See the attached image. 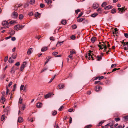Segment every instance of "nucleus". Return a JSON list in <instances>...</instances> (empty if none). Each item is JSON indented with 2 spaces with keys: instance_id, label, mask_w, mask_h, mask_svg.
<instances>
[{
  "instance_id": "f257e3e1",
  "label": "nucleus",
  "mask_w": 128,
  "mask_h": 128,
  "mask_svg": "<svg viewBox=\"0 0 128 128\" xmlns=\"http://www.w3.org/2000/svg\"><path fill=\"white\" fill-rule=\"evenodd\" d=\"M5 94V92H4L2 94L1 98L0 99V102H1L4 104V102L5 101V99L4 98V96Z\"/></svg>"
},
{
  "instance_id": "f03ea898",
  "label": "nucleus",
  "mask_w": 128,
  "mask_h": 128,
  "mask_svg": "<svg viewBox=\"0 0 128 128\" xmlns=\"http://www.w3.org/2000/svg\"><path fill=\"white\" fill-rule=\"evenodd\" d=\"M12 16L13 18H17L18 16V13L15 12H14L12 15Z\"/></svg>"
},
{
  "instance_id": "7ed1b4c3",
  "label": "nucleus",
  "mask_w": 128,
  "mask_h": 128,
  "mask_svg": "<svg viewBox=\"0 0 128 128\" xmlns=\"http://www.w3.org/2000/svg\"><path fill=\"white\" fill-rule=\"evenodd\" d=\"M8 22L6 21H3L2 23V24L4 26H6V27L7 28H9V26H8Z\"/></svg>"
},
{
  "instance_id": "20e7f679",
  "label": "nucleus",
  "mask_w": 128,
  "mask_h": 128,
  "mask_svg": "<svg viewBox=\"0 0 128 128\" xmlns=\"http://www.w3.org/2000/svg\"><path fill=\"white\" fill-rule=\"evenodd\" d=\"M124 50H128V42L126 43L124 42Z\"/></svg>"
},
{
  "instance_id": "39448f33",
  "label": "nucleus",
  "mask_w": 128,
  "mask_h": 128,
  "mask_svg": "<svg viewBox=\"0 0 128 128\" xmlns=\"http://www.w3.org/2000/svg\"><path fill=\"white\" fill-rule=\"evenodd\" d=\"M14 28L15 30H16L17 31L20 30L19 29L20 28V25L18 24L15 26L14 27Z\"/></svg>"
},
{
  "instance_id": "423d86ee",
  "label": "nucleus",
  "mask_w": 128,
  "mask_h": 128,
  "mask_svg": "<svg viewBox=\"0 0 128 128\" xmlns=\"http://www.w3.org/2000/svg\"><path fill=\"white\" fill-rule=\"evenodd\" d=\"M124 8V7H123L122 8H118V9L119 10V12L120 13H122L123 12L125 11Z\"/></svg>"
},
{
  "instance_id": "0eeeda50",
  "label": "nucleus",
  "mask_w": 128,
  "mask_h": 128,
  "mask_svg": "<svg viewBox=\"0 0 128 128\" xmlns=\"http://www.w3.org/2000/svg\"><path fill=\"white\" fill-rule=\"evenodd\" d=\"M25 108V105L24 104H22L21 105H19V109L20 108H21L23 110H24Z\"/></svg>"
},
{
  "instance_id": "6e6552de",
  "label": "nucleus",
  "mask_w": 128,
  "mask_h": 128,
  "mask_svg": "<svg viewBox=\"0 0 128 128\" xmlns=\"http://www.w3.org/2000/svg\"><path fill=\"white\" fill-rule=\"evenodd\" d=\"M15 31L14 30H9V34L11 36H12L15 34Z\"/></svg>"
},
{
  "instance_id": "1a4fd4ad",
  "label": "nucleus",
  "mask_w": 128,
  "mask_h": 128,
  "mask_svg": "<svg viewBox=\"0 0 128 128\" xmlns=\"http://www.w3.org/2000/svg\"><path fill=\"white\" fill-rule=\"evenodd\" d=\"M70 54H76V50L74 49H72L70 51Z\"/></svg>"
},
{
  "instance_id": "9d476101",
  "label": "nucleus",
  "mask_w": 128,
  "mask_h": 128,
  "mask_svg": "<svg viewBox=\"0 0 128 128\" xmlns=\"http://www.w3.org/2000/svg\"><path fill=\"white\" fill-rule=\"evenodd\" d=\"M42 106V104L40 102H38L36 104V106L38 108H41Z\"/></svg>"
},
{
  "instance_id": "9b49d317",
  "label": "nucleus",
  "mask_w": 128,
  "mask_h": 128,
  "mask_svg": "<svg viewBox=\"0 0 128 128\" xmlns=\"http://www.w3.org/2000/svg\"><path fill=\"white\" fill-rule=\"evenodd\" d=\"M98 5L97 3H94L93 4V7L94 9H96L98 7Z\"/></svg>"
},
{
  "instance_id": "f8f14e48",
  "label": "nucleus",
  "mask_w": 128,
  "mask_h": 128,
  "mask_svg": "<svg viewBox=\"0 0 128 128\" xmlns=\"http://www.w3.org/2000/svg\"><path fill=\"white\" fill-rule=\"evenodd\" d=\"M23 121V118L22 117H19L18 118V122H22Z\"/></svg>"
},
{
  "instance_id": "ddd939ff",
  "label": "nucleus",
  "mask_w": 128,
  "mask_h": 128,
  "mask_svg": "<svg viewBox=\"0 0 128 128\" xmlns=\"http://www.w3.org/2000/svg\"><path fill=\"white\" fill-rule=\"evenodd\" d=\"M96 40V38L95 37H92L91 39V40L92 42L94 43Z\"/></svg>"
},
{
  "instance_id": "4468645a",
  "label": "nucleus",
  "mask_w": 128,
  "mask_h": 128,
  "mask_svg": "<svg viewBox=\"0 0 128 128\" xmlns=\"http://www.w3.org/2000/svg\"><path fill=\"white\" fill-rule=\"evenodd\" d=\"M100 89V87L99 86H97L96 87V90L97 92L99 91Z\"/></svg>"
},
{
  "instance_id": "2eb2a0df",
  "label": "nucleus",
  "mask_w": 128,
  "mask_h": 128,
  "mask_svg": "<svg viewBox=\"0 0 128 128\" xmlns=\"http://www.w3.org/2000/svg\"><path fill=\"white\" fill-rule=\"evenodd\" d=\"M32 49V48H30L28 49L27 52V54H28L30 55L32 53L31 52Z\"/></svg>"
},
{
  "instance_id": "dca6fc26",
  "label": "nucleus",
  "mask_w": 128,
  "mask_h": 128,
  "mask_svg": "<svg viewBox=\"0 0 128 128\" xmlns=\"http://www.w3.org/2000/svg\"><path fill=\"white\" fill-rule=\"evenodd\" d=\"M64 41H62V42H58L57 44L56 45V46L58 47L59 46L62 45V43L64 42Z\"/></svg>"
},
{
  "instance_id": "f3484780",
  "label": "nucleus",
  "mask_w": 128,
  "mask_h": 128,
  "mask_svg": "<svg viewBox=\"0 0 128 128\" xmlns=\"http://www.w3.org/2000/svg\"><path fill=\"white\" fill-rule=\"evenodd\" d=\"M112 8V6H106L104 7V8L105 10H108L110 9L111 8Z\"/></svg>"
},
{
  "instance_id": "a211bd4d",
  "label": "nucleus",
  "mask_w": 128,
  "mask_h": 128,
  "mask_svg": "<svg viewBox=\"0 0 128 128\" xmlns=\"http://www.w3.org/2000/svg\"><path fill=\"white\" fill-rule=\"evenodd\" d=\"M46 2L48 4H50L52 2L51 0H45Z\"/></svg>"
},
{
  "instance_id": "6ab92c4d",
  "label": "nucleus",
  "mask_w": 128,
  "mask_h": 128,
  "mask_svg": "<svg viewBox=\"0 0 128 128\" xmlns=\"http://www.w3.org/2000/svg\"><path fill=\"white\" fill-rule=\"evenodd\" d=\"M26 64V62H24L22 64L20 67L24 68L25 67Z\"/></svg>"
},
{
  "instance_id": "aec40b11",
  "label": "nucleus",
  "mask_w": 128,
  "mask_h": 128,
  "mask_svg": "<svg viewBox=\"0 0 128 128\" xmlns=\"http://www.w3.org/2000/svg\"><path fill=\"white\" fill-rule=\"evenodd\" d=\"M114 32H113V34H116L117 33H118V30L116 28H115L114 29Z\"/></svg>"
},
{
  "instance_id": "412c9836",
  "label": "nucleus",
  "mask_w": 128,
  "mask_h": 128,
  "mask_svg": "<svg viewBox=\"0 0 128 128\" xmlns=\"http://www.w3.org/2000/svg\"><path fill=\"white\" fill-rule=\"evenodd\" d=\"M61 23L62 24L65 25L66 23V21L65 20H62L61 22Z\"/></svg>"
},
{
  "instance_id": "4be33fe9",
  "label": "nucleus",
  "mask_w": 128,
  "mask_h": 128,
  "mask_svg": "<svg viewBox=\"0 0 128 128\" xmlns=\"http://www.w3.org/2000/svg\"><path fill=\"white\" fill-rule=\"evenodd\" d=\"M8 62L9 63H12L14 62V60H12L11 58H10L8 60Z\"/></svg>"
},
{
  "instance_id": "5701e85b",
  "label": "nucleus",
  "mask_w": 128,
  "mask_h": 128,
  "mask_svg": "<svg viewBox=\"0 0 128 128\" xmlns=\"http://www.w3.org/2000/svg\"><path fill=\"white\" fill-rule=\"evenodd\" d=\"M47 47H43L41 49V51L42 52L45 51L47 50Z\"/></svg>"
},
{
  "instance_id": "b1692460",
  "label": "nucleus",
  "mask_w": 128,
  "mask_h": 128,
  "mask_svg": "<svg viewBox=\"0 0 128 128\" xmlns=\"http://www.w3.org/2000/svg\"><path fill=\"white\" fill-rule=\"evenodd\" d=\"M103 44H102V48H105V50H106L107 48L106 45L104 44V43H103Z\"/></svg>"
},
{
  "instance_id": "393cba45",
  "label": "nucleus",
  "mask_w": 128,
  "mask_h": 128,
  "mask_svg": "<svg viewBox=\"0 0 128 128\" xmlns=\"http://www.w3.org/2000/svg\"><path fill=\"white\" fill-rule=\"evenodd\" d=\"M98 14L97 13L95 12L93 14L91 15V16L92 17H95Z\"/></svg>"
},
{
  "instance_id": "a878e982",
  "label": "nucleus",
  "mask_w": 128,
  "mask_h": 128,
  "mask_svg": "<svg viewBox=\"0 0 128 128\" xmlns=\"http://www.w3.org/2000/svg\"><path fill=\"white\" fill-rule=\"evenodd\" d=\"M104 120L102 121H101L98 124V126H100L102 125V124L104 123Z\"/></svg>"
},
{
  "instance_id": "bb28decb",
  "label": "nucleus",
  "mask_w": 128,
  "mask_h": 128,
  "mask_svg": "<svg viewBox=\"0 0 128 128\" xmlns=\"http://www.w3.org/2000/svg\"><path fill=\"white\" fill-rule=\"evenodd\" d=\"M40 15V14L38 12H36L35 14V16L36 18L38 17Z\"/></svg>"
},
{
  "instance_id": "cd10ccee",
  "label": "nucleus",
  "mask_w": 128,
  "mask_h": 128,
  "mask_svg": "<svg viewBox=\"0 0 128 128\" xmlns=\"http://www.w3.org/2000/svg\"><path fill=\"white\" fill-rule=\"evenodd\" d=\"M5 118V116L4 114L2 115L1 117V120L2 121Z\"/></svg>"
},
{
  "instance_id": "c85d7f7f",
  "label": "nucleus",
  "mask_w": 128,
  "mask_h": 128,
  "mask_svg": "<svg viewBox=\"0 0 128 128\" xmlns=\"http://www.w3.org/2000/svg\"><path fill=\"white\" fill-rule=\"evenodd\" d=\"M59 89H61L63 88L64 86L62 84H60L58 86Z\"/></svg>"
},
{
  "instance_id": "c756f323",
  "label": "nucleus",
  "mask_w": 128,
  "mask_h": 128,
  "mask_svg": "<svg viewBox=\"0 0 128 128\" xmlns=\"http://www.w3.org/2000/svg\"><path fill=\"white\" fill-rule=\"evenodd\" d=\"M35 2L34 0H31L30 1V4H34Z\"/></svg>"
},
{
  "instance_id": "7c9ffc66",
  "label": "nucleus",
  "mask_w": 128,
  "mask_h": 128,
  "mask_svg": "<svg viewBox=\"0 0 128 128\" xmlns=\"http://www.w3.org/2000/svg\"><path fill=\"white\" fill-rule=\"evenodd\" d=\"M12 58L13 59H15L16 57V55L15 54H14L12 56Z\"/></svg>"
},
{
  "instance_id": "2f4dec72",
  "label": "nucleus",
  "mask_w": 128,
  "mask_h": 128,
  "mask_svg": "<svg viewBox=\"0 0 128 128\" xmlns=\"http://www.w3.org/2000/svg\"><path fill=\"white\" fill-rule=\"evenodd\" d=\"M23 17L24 16L23 15H22V14H20L19 15V19H20V20L22 19Z\"/></svg>"
},
{
  "instance_id": "473e14b6",
  "label": "nucleus",
  "mask_w": 128,
  "mask_h": 128,
  "mask_svg": "<svg viewBox=\"0 0 128 128\" xmlns=\"http://www.w3.org/2000/svg\"><path fill=\"white\" fill-rule=\"evenodd\" d=\"M50 95L49 94H48L44 96V97L46 98H48L50 96Z\"/></svg>"
},
{
  "instance_id": "72a5a7b5",
  "label": "nucleus",
  "mask_w": 128,
  "mask_h": 128,
  "mask_svg": "<svg viewBox=\"0 0 128 128\" xmlns=\"http://www.w3.org/2000/svg\"><path fill=\"white\" fill-rule=\"evenodd\" d=\"M84 20V19L82 18H80L78 20V22H82Z\"/></svg>"
},
{
  "instance_id": "f704fd0d",
  "label": "nucleus",
  "mask_w": 128,
  "mask_h": 128,
  "mask_svg": "<svg viewBox=\"0 0 128 128\" xmlns=\"http://www.w3.org/2000/svg\"><path fill=\"white\" fill-rule=\"evenodd\" d=\"M116 12V10L114 8H113L111 10V12L112 14H114Z\"/></svg>"
},
{
  "instance_id": "c9c22d12",
  "label": "nucleus",
  "mask_w": 128,
  "mask_h": 128,
  "mask_svg": "<svg viewBox=\"0 0 128 128\" xmlns=\"http://www.w3.org/2000/svg\"><path fill=\"white\" fill-rule=\"evenodd\" d=\"M110 126V128H112L113 125H110V123L108 124L107 125H105V126L106 128L107 126Z\"/></svg>"
},
{
  "instance_id": "e433bc0d",
  "label": "nucleus",
  "mask_w": 128,
  "mask_h": 128,
  "mask_svg": "<svg viewBox=\"0 0 128 128\" xmlns=\"http://www.w3.org/2000/svg\"><path fill=\"white\" fill-rule=\"evenodd\" d=\"M96 58H97L98 60L99 61L102 59V57L99 56H96Z\"/></svg>"
},
{
  "instance_id": "4c0bfd02",
  "label": "nucleus",
  "mask_w": 128,
  "mask_h": 128,
  "mask_svg": "<svg viewBox=\"0 0 128 128\" xmlns=\"http://www.w3.org/2000/svg\"><path fill=\"white\" fill-rule=\"evenodd\" d=\"M76 37L74 35H72L70 37V38L72 40H74L75 39Z\"/></svg>"
},
{
  "instance_id": "58836bf2",
  "label": "nucleus",
  "mask_w": 128,
  "mask_h": 128,
  "mask_svg": "<svg viewBox=\"0 0 128 128\" xmlns=\"http://www.w3.org/2000/svg\"><path fill=\"white\" fill-rule=\"evenodd\" d=\"M72 28L73 29H76V25L74 24L72 26Z\"/></svg>"
},
{
  "instance_id": "ea45409f",
  "label": "nucleus",
  "mask_w": 128,
  "mask_h": 128,
  "mask_svg": "<svg viewBox=\"0 0 128 128\" xmlns=\"http://www.w3.org/2000/svg\"><path fill=\"white\" fill-rule=\"evenodd\" d=\"M106 2H104L102 4L101 6L102 7H104L106 5Z\"/></svg>"
},
{
  "instance_id": "a19ab883",
  "label": "nucleus",
  "mask_w": 128,
  "mask_h": 128,
  "mask_svg": "<svg viewBox=\"0 0 128 128\" xmlns=\"http://www.w3.org/2000/svg\"><path fill=\"white\" fill-rule=\"evenodd\" d=\"M57 112L55 110H54L52 112V114L53 116L57 114Z\"/></svg>"
},
{
  "instance_id": "79ce46f5",
  "label": "nucleus",
  "mask_w": 128,
  "mask_h": 128,
  "mask_svg": "<svg viewBox=\"0 0 128 128\" xmlns=\"http://www.w3.org/2000/svg\"><path fill=\"white\" fill-rule=\"evenodd\" d=\"M47 69V68H45L42 69V70L41 71L40 73H41L43 72H44Z\"/></svg>"
},
{
  "instance_id": "37998d69",
  "label": "nucleus",
  "mask_w": 128,
  "mask_h": 128,
  "mask_svg": "<svg viewBox=\"0 0 128 128\" xmlns=\"http://www.w3.org/2000/svg\"><path fill=\"white\" fill-rule=\"evenodd\" d=\"M22 99L21 98H20L19 99V103L20 104H21L22 103Z\"/></svg>"
},
{
  "instance_id": "c03bdc74",
  "label": "nucleus",
  "mask_w": 128,
  "mask_h": 128,
  "mask_svg": "<svg viewBox=\"0 0 128 128\" xmlns=\"http://www.w3.org/2000/svg\"><path fill=\"white\" fill-rule=\"evenodd\" d=\"M24 85H22L20 87V90H23L24 89Z\"/></svg>"
},
{
  "instance_id": "a18cd8bd",
  "label": "nucleus",
  "mask_w": 128,
  "mask_h": 128,
  "mask_svg": "<svg viewBox=\"0 0 128 128\" xmlns=\"http://www.w3.org/2000/svg\"><path fill=\"white\" fill-rule=\"evenodd\" d=\"M54 38H54L53 37L51 36L50 38V40H53V41H54L55 40Z\"/></svg>"
},
{
  "instance_id": "49530a36",
  "label": "nucleus",
  "mask_w": 128,
  "mask_h": 128,
  "mask_svg": "<svg viewBox=\"0 0 128 128\" xmlns=\"http://www.w3.org/2000/svg\"><path fill=\"white\" fill-rule=\"evenodd\" d=\"M16 22L14 20H12L10 21V24H12Z\"/></svg>"
},
{
  "instance_id": "de8ad7c7",
  "label": "nucleus",
  "mask_w": 128,
  "mask_h": 128,
  "mask_svg": "<svg viewBox=\"0 0 128 128\" xmlns=\"http://www.w3.org/2000/svg\"><path fill=\"white\" fill-rule=\"evenodd\" d=\"M63 108H64V107H63V106H61L60 107V108H59L58 110L60 111H61L63 109Z\"/></svg>"
},
{
  "instance_id": "09e8293b",
  "label": "nucleus",
  "mask_w": 128,
  "mask_h": 128,
  "mask_svg": "<svg viewBox=\"0 0 128 128\" xmlns=\"http://www.w3.org/2000/svg\"><path fill=\"white\" fill-rule=\"evenodd\" d=\"M40 6L41 8H43L44 6V5L42 4H41L40 5Z\"/></svg>"
},
{
  "instance_id": "8fccbe9b",
  "label": "nucleus",
  "mask_w": 128,
  "mask_h": 128,
  "mask_svg": "<svg viewBox=\"0 0 128 128\" xmlns=\"http://www.w3.org/2000/svg\"><path fill=\"white\" fill-rule=\"evenodd\" d=\"M115 120L116 122H118L120 120V118H115Z\"/></svg>"
},
{
  "instance_id": "3c124183",
  "label": "nucleus",
  "mask_w": 128,
  "mask_h": 128,
  "mask_svg": "<svg viewBox=\"0 0 128 128\" xmlns=\"http://www.w3.org/2000/svg\"><path fill=\"white\" fill-rule=\"evenodd\" d=\"M83 14V13L82 12H81L80 14L77 18H78L80 17Z\"/></svg>"
},
{
  "instance_id": "603ef678",
  "label": "nucleus",
  "mask_w": 128,
  "mask_h": 128,
  "mask_svg": "<svg viewBox=\"0 0 128 128\" xmlns=\"http://www.w3.org/2000/svg\"><path fill=\"white\" fill-rule=\"evenodd\" d=\"M120 69V68H114L112 70V72H114L116 71L117 70H118Z\"/></svg>"
},
{
  "instance_id": "864d4df0",
  "label": "nucleus",
  "mask_w": 128,
  "mask_h": 128,
  "mask_svg": "<svg viewBox=\"0 0 128 128\" xmlns=\"http://www.w3.org/2000/svg\"><path fill=\"white\" fill-rule=\"evenodd\" d=\"M55 76H54L52 78H51V79L50 80V81H49V83H50V82H51L52 81V80L54 78Z\"/></svg>"
},
{
  "instance_id": "5fc2aeb1",
  "label": "nucleus",
  "mask_w": 128,
  "mask_h": 128,
  "mask_svg": "<svg viewBox=\"0 0 128 128\" xmlns=\"http://www.w3.org/2000/svg\"><path fill=\"white\" fill-rule=\"evenodd\" d=\"M102 8H98L97 10V11L99 13H100L101 11Z\"/></svg>"
},
{
  "instance_id": "6e6d98bb",
  "label": "nucleus",
  "mask_w": 128,
  "mask_h": 128,
  "mask_svg": "<svg viewBox=\"0 0 128 128\" xmlns=\"http://www.w3.org/2000/svg\"><path fill=\"white\" fill-rule=\"evenodd\" d=\"M50 58H49L46 60L45 62V64H44V65H45L46 64H47L48 63V62L49 61L50 59Z\"/></svg>"
},
{
  "instance_id": "4d7b16f0",
  "label": "nucleus",
  "mask_w": 128,
  "mask_h": 128,
  "mask_svg": "<svg viewBox=\"0 0 128 128\" xmlns=\"http://www.w3.org/2000/svg\"><path fill=\"white\" fill-rule=\"evenodd\" d=\"M124 36L126 38H128V34L125 33L124 34Z\"/></svg>"
},
{
  "instance_id": "13d9d810",
  "label": "nucleus",
  "mask_w": 128,
  "mask_h": 128,
  "mask_svg": "<svg viewBox=\"0 0 128 128\" xmlns=\"http://www.w3.org/2000/svg\"><path fill=\"white\" fill-rule=\"evenodd\" d=\"M123 118L125 120H128V115L125 116Z\"/></svg>"
},
{
  "instance_id": "bf43d9fd",
  "label": "nucleus",
  "mask_w": 128,
  "mask_h": 128,
  "mask_svg": "<svg viewBox=\"0 0 128 128\" xmlns=\"http://www.w3.org/2000/svg\"><path fill=\"white\" fill-rule=\"evenodd\" d=\"M80 12V9H78L75 10V12L77 14H78V13Z\"/></svg>"
},
{
  "instance_id": "052dcab7",
  "label": "nucleus",
  "mask_w": 128,
  "mask_h": 128,
  "mask_svg": "<svg viewBox=\"0 0 128 128\" xmlns=\"http://www.w3.org/2000/svg\"><path fill=\"white\" fill-rule=\"evenodd\" d=\"M8 60V56H6L4 58V62H6Z\"/></svg>"
},
{
  "instance_id": "680f3d73",
  "label": "nucleus",
  "mask_w": 128,
  "mask_h": 128,
  "mask_svg": "<svg viewBox=\"0 0 128 128\" xmlns=\"http://www.w3.org/2000/svg\"><path fill=\"white\" fill-rule=\"evenodd\" d=\"M33 14V13L32 12H30L28 14V15L30 16H32Z\"/></svg>"
},
{
  "instance_id": "e2e57ef3",
  "label": "nucleus",
  "mask_w": 128,
  "mask_h": 128,
  "mask_svg": "<svg viewBox=\"0 0 128 128\" xmlns=\"http://www.w3.org/2000/svg\"><path fill=\"white\" fill-rule=\"evenodd\" d=\"M68 57L70 58L71 59H72V54H70V55H69L68 56Z\"/></svg>"
},
{
  "instance_id": "0e129e2a",
  "label": "nucleus",
  "mask_w": 128,
  "mask_h": 128,
  "mask_svg": "<svg viewBox=\"0 0 128 128\" xmlns=\"http://www.w3.org/2000/svg\"><path fill=\"white\" fill-rule=\"evenodd\" d=\"M16 40V38L15 37H13L12 38L11 40L13 41H15Z\"/></svg>"
},
{
  "instance_id": "69168bd1",
  "label": "nucleus",
  "mask_w": 128,
  "mask_h": 128,
  "mask_svg": "<svg viewBox=\"0 0 128 128\" xmlns=\"http://www.w3.org/2000/svg\"><path fill=\"white\" fill-rule=\"evenodd\" d=\"M116 65L115 64H112L111 66V68H115L116 67Z\"/></svg>"
},
{
  "instance_id": "338daca9",
  "label": "nucleus",
  "mask_w": 128,
  "mask_h": 128,
  "mask_svg": "<svg viewBox=\"0 0 128 128\" xmlns=\"http://www.w3.org/2000/svg\"><path fill=\"white\" fill-rule=\"evenodd\" d=\"M15 65L18 66L20 65V64L19 62H18L16 63V64H15Z\"/></svg>"
},
{
  "instance_id": "774afa93",
  "label": "nucleus",
  "mask_w": 128,
  "mask_h": 128,
  "mask_svg": "<svg viewBox=\"0 0 128 128\" xmlns=\"http://www.w3.org/2000/svg\"><path fill=\"white\" fill-rule=\"evenodd\" d=\"M116 128H123L121 125H119L117 126Z\"/></svg>"
}]
</instances>
